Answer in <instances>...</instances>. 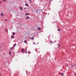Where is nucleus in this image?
I'll list each match as a JSON object with an SVG mask.
<instances>
[{
  "label": "nucleus",
  "mask_w": 76,
  "mask_h": 76,
  "mask_svg": "<svg viewBox=\"0 0 76 76\" xmlns=\"http://www.w3.org/2000/svg\"><path fill=\"white\" fill-rule=\"evenodd\" d=\"M1 1H0V4H1Z\"/></svg>",
  "instance_id": "nucleus-26"
},
{
  "label": "nucleus",
  "mask_w": 76,
  "mask_h": 76,
  "mask_svg": "<svg viewBox=\"0 0 76 76\" xmlns=\"http://www.w3.org/2000/svg\"><path fill=\"white\" fill-rule=\"evenodd\" d=\"M13 48H14V47H12L10 48V50H13Z\"/></svg>",
  "instance_id": "nucleus-2"
},
{
  "label": "nucleus",
  "mask_w": 76,
  "mask_h": 76,
  "mask_svg": "<svg viewBox=\"0 0 76 76\" xmlns=\"http://www.w3.org/2000/svg\"><path fill=\"white\" fill-rule=\"evenodd\" d=\"M5 31H6V32H7L8 31V30H5Z\"/></svg>",
  "instance_id": "nucleus-20"
},
{
  "label": "nucleus",
  "mask_w": 76,
  "mask_h": 76,
  "mask_svg": "<svg viewBox=\"0 0 76 76\" xmlns=\"http://www.w3.org/2000/svg\"><path fill=\"white\" fill-rule=\"evenodd\" d=\"M69 66V65H66V67H68Z\"/></svg>",
  "instance_id": "nucleus-25"
},
{
  "label": "nucleus",
  "mask_w": 76,
  "mask_h": 76,
  "mask_svg": "<svg viewBox=\"0 0 76 76\" xmlns=\"http://www.w3.org/2000/svg\"><path fill=\"white\" fill-rule=\"evenodd\" d=\"M50 43H53V42L52 41H51L50 42Z\"/></svg>",
  "instance_id": "nucleus-21"
},
{
  "label": "nucleus",
  "mask_w": 76,
  "mask_h": 76,
  "mask_svg": "<svg viewBox=\"0 0 76 76\" xmlns=\"http://www.w3.org/2000/svg\"><path fill=\"white\" fill-rule=\"evenodd\" d=\"M21 51H22V52H24V50H23V49H22V50Z\"/></svg>",
  "instance_id": "nucleus-13"
},
{
  "label": "nucleus",
  "mask_w": 76,
  "mask_h": 76,
  "mask_svg": "<svg viewBox=\"0 0 76 76\" xmlns=\"http://www.w3.org/2000/svg\"><path fill=\"white\" fill-rule=\"evenodd\" d=\"M38 29L39 31H40V30H41V28H40L38 27Z\"/></svg>",
  "instance_id": "nucleus-6"
},
{
  "label": "nucleus",
  "mask_w": 76,
  "mask_h": 76,
  "mask_svg": "<svg viewBox=\"0 0 76 76\" xmlns=\"http://www.w3.org/2000/svg\"><path fill=\"white\" fill-rule=\"evenodd\" d=\"M29 1L30 3H31V2H32V1H31V0H29Z\"/></svg>",
  "instance_id": "nucleus-19"
},
{
  "label": "nucleus",
  "mask_w": 76,
  "mask_h": 76,
  "mask_svg": "<svg viewBox=\"0 0 76 76\" xmlns=\"http://www.w3.org/2000/svg\"><path fill=\"white\" fill-rule=\"evenodd\" d=\"M15 45H16V44H15L14 45V46H13V47L15 48Z\"/></svg>",
  "instance_id": "nucleus-11"
},
{
  "label": "nucleus",
  "mask_w": 76,
  "mask_h": 76,
  "mask_svg": "<svg viewBox=\"0 0 76 76\" xmlns=\"http://www.w3.org/2000/svg\"><path fill=\"white\" fill-rule=\"evenodd\" d=\"M58 46L59 47H60V45H58Z\"/></svg>",
  "instance_id": "nucleus-22"
},
{
  "label": "nucleus",
  "mask_w": 76,
  "mask_h": 76,
  "mask_svg": "<svg viewBox=\"0 0 76 76\" xmlns=\"http://www.w3.org/2000/svg\"><path fill=\"white\" fill-rule=\"evenodd\" d=\"M11 38H14V36H12L11 37Z\"/></svg>",
  "instance_id": "nucleus-14"
},
{
  "label": "nucleus",
  "mask_w": 76,
  "mask_h": 76,
  "mask_svg": "<svg viewBox=\"0 0 76 76\" xmlns=\"http://www.w3.org/2000/svg\"><path fill=\"white\" fill-rule=\"evenodd\" d=\"M33 44L34 45H36V43H35V42H33Z\"/></svg>",
  "instance_id": "nucleus-18"
},
{
  "label": "nucleus",
  "mask_w": 76,
  "mask_h": 76,
  "mask_svg": "<svg viewBox=\"0 0 76 76\" xmlns=\"http://www.w3.org/2000/svg\"><path fill=\"white\" fill-rule=\"evenodd\" d=\"M75 66H76V64H75V65H72L71 66L72 68H73V67H75Z\"/></svg>",
  "instance_id": "nucleus-1"
},
{
  "label": "nucleus",
  "mask_w": 76,
  "mask_h": 76,
  "mask_svg": "<svg viewBox=\"0 0 76 76\" xmlns=\"http://www.w3.org/2000/svg\"><path fill=\"white\" fill-rule=\"evenodd\" d=\"M9 54L10 56H11V53H10V51H9Z\"/></svg>",
  "instance_id": "nucleus-8"
},
{
  "label": "nucleus",
  "mask_w": 76,
  "mask_h": 76,
  "mask_svg": "<svg viewBox=\"0 0 76 76\" xmlns=\"http://www.w3.org/2000/svg\"><path fill=\"white\" fill-rule=\"evenodd\" d=\"M7 19H6V20H4V21H7Z\"/></svg>",
  "instance_id": "nucleus-24"
},
{
  "label": "nucleus",
  "mask_w": 76,
  "mask_h": 76,
  "mask_svg": "<svg viewBox=\"0 0 76 76\" xmlns=\"http://www.w3.org/2000/svg\"><path fill=\"white\" fill-rule=\"evenodd\" d=\"M26 16H27L29 15V13H27L25 14Z\"/></svg>",
  "instance_id": "nucleus-12"
},
{
  "label": "nucleus",
  "mask_w": 76,
  "mask_h": 76,
  "mask_svg": "<svg viewBox=\"0 0 76 76\" xmlns=\"http://www.w3.org/2000/svg\"><path fill=\"white\" fill-rule=\"evenodd\" d=\"M74 74H75V75H76V73H75Z\"/></svg>",
  "instance_id": "nucleus-27"
},
{
  "label": "nucleus",
  "mask_w": 76,
  "mask_h": 76,
  "mask_svg": "<svg viewBox=\"0 0 76 76\" xmlns=\"http://www.w3.org/2000/svg\"><path fill=\"white\" fill-rule=\"evenodd\" d=\"M24 42H25V43H26V44L27 43V41H26V40H25Z\"/></svg>",
  "instance_id": "nucleus-7"
},
{
  "label": "nucleus",
  "mask_w": 76,
  "mask_h": 76,
  "mask_svg": "<svg viewBox=\"0 0 76 76\" xmlns=\"http://www.w3.org/2000/svg\"><path fill=\"white\" fill-rule=\"evenodd\" d=\"M1 16H4V14H3V13H1Z\"/></svg>",
  "instance_id": "nucleus-5"
},
{
  "label": "nucleus",
  "mask_w": 76,
  "mask_h": 76,
  "mask_svg": "<svg viewBox=\"0 0 76 76\" xmlns=\"http://www.w3.org/2000/svg\"><path fill=\"white\" fill-rule=\"evenodd\" d=\"M26 6H28V4H26Z\"/></svg>",
  "instance_id": "nucleus-17"
},
{
  "label": "nucleus",
  "mask_w": 76,
  "mask_h": 76,
  "mask_svg": "<svg viewBox=\"0 0 76 76\" xmlns=\"http://www.w3.org/2000/svg\"><path fill=\"white\" fill-rule=\"evenodd\" d=\"M26 19H29V17H28V16L26 17Z\"/></svg>",
  "instance_id": "nucleus-9"
},
{
  "label": "nucleus",
  "mask_w": 76,
  "mask_h": 76,
  "mask_svg": "<svg viewBox=\"0 0 76 76\" xmlns=\"http://www.w3.org/2000/svg\"><path fill=\"white\" fill-rule=\"evenodd\" d=\"M3 1H6V0H3Z\"/></svg>",
  "instance_id": "nucleus-23"
},
{
  "label": "nucleus",
  "mask_w": 76,
  "mask_h": 76,
  "mask_svg": "<svg viewBox=\"0 0 76 76\" xmlns=\"http://www.w3.org/2000/svg\"><path fill=\"white\" fill-rule=\"evenodd\" d=\"M31 39H33V40H34V37H32L31 38Z\"/></svg>",
  "instance_id": "nucleus-15"
},
{
  "label": "nucleus",
  "mask_w": 76,
  "mask_h": 76,
  "mask_svg": "<svg viewBox=\"0 0 76 76\" xmlns=\"http://www.w3.org/2000/svg\"><path fill=\"white\" fill-rule=\"evenodd\" d=\"M0 76H1V74L0 73Z\"/></svg>",
  "instance_id": "nucleus-28"
},
{
  "label": "nucleus",
  "mask_w": 76,
  "mask_h": 76,
  "mask_svg": "<svg viewBox=\"0 0 76 76\" xmlns=\"http://www.w3.org/2000/svg\"><path fill=\"white\" fill-rule=\"evenodd\" d=\"M12 35H15V32H13Z\"/></svg>",
  "instance_id": "nucleus-10"
},
{
  "label": "nucleus",
  "mask_w": 76,
  "mask_h": 76,
  "mask_svg": "<svg viewBox=\"0 0 76 76\" xmlns=\"http://www.w3.org/2000/svg\"><path fill=\"white\" fill-rule=\"evenodd\" d=\"M60 75L61 76H63V75H64V73H61Z\"/></svg>",
  "instance_id": "nucleus-3"
},
{
  "label": "nucleus",
  "mask_w": 76,
  "mask_h": 76,
  "mask_svg": "<svg viewBox=\"0 0 76 76\" xmlns=\"http://www.w3.org/2000/svg\"><path fill=\"white\" fill-rule=\"evenodd\" d=\"M20 10H23V8L22 7H20Z\"/></svg>",
  "instance_id": "nucleus-4"
},
{
  "label": "nucleus",
  "mask_w": 76,
  "mask_h": 76,
  "mask_svg": "<svg viewBox=\"0 0 76 76\" xmlns=\"http://www.w3.org/2000/svg\"><path fill=\"white\" fill-rule=\"evenodd\" d=\"M58 31H60V29L59 28L58 29Z\"/></svg>",
  "instance_id": "nucleus-16"
}]
</instances>
